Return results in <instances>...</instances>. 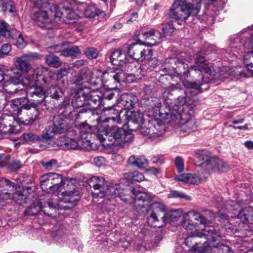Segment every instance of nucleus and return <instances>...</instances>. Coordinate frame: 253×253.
Instances as JSON below:
<instances>
[{
  "instance_id": "dca6fc26",
  "label": "nucleus",
  "mask_w": 253,
  "mask_h": 253,
  "mask_svg": "<svg viewBox=\"0 0 253 253\" xmlns=\"http://www.w3.org/2000/svg\"><path fill=\"white\" fill-rule=\"evenodd\" d=\"M246 47L253 49V36L250 39L249 42H246L244 39L238 36L232 41L230 44V48L233 52V54L236 57L238 56V55L235 52L238 50H240L242 52L245 51ZM250 65V66L248 67L247 69L253 73V59Z\"/></svg>"
},
{
  "instance_id": "de8ad7c7",
  "label": "nucleus",
  "mask_w": 253,
  "mask_h": 253,
  "mask_svg": "<svg viewBox=\"0 0 253 253\" xmlns=\"http://www.w3.org/2000/svg\"><path fill=\"white\" fill-rule=\"evenodd\" d=\"M45 191L48 193H53L57 192L61 195H63L66 193V190H64V185L62 184L58 185H48L47 189Z\"/></svg>"
},
{
  "instance_id": "bf43d9fd",
  "label": "nucleus",
  "mask_w": 253,
  "mask_h": 253,
  "mask_svg": "<svg viewBox=\"0 0 253 253\" xmlns=\"http://www.w3.org/2000/svg\"><path fill=\"white\" fill-rule=\"evenodd\" d=\"M163 31L166 35L170 36L174 31L171 22H167L163 24Z\"/></svg>"
},
{
  "instance_id": "6e6552de",
  "label": "nucleus",
  "mask_w": 253,
  "mask_h": 253,
  "mask_svg": "<svg viewBox=\"0 0 253 253\" xmlns=\"http://www.w3.org/2000/svg\"><path fill=\"white\" fill-rule=\"evenodd\" d=\"M201 234L203 236H206V239L209 241V243H204V247L207 248L208 245L209 246L208 248L211 249L212 253H233L228 246L223 244L218 243L216 246L214 245L213 242L217 241L220 237L219 234L214 229H210L206 227L202 230Z\"/></svg>"
},
{
  "instance_id": "09e8293b",
  "label": "nucleus",
  "mask_w": 253,
  "mask_h": 253,
  "mask_svg": "<svg viewBox=\"0 0 253 253\" xmlns=\"http://www.w3.org/2000/svg\"><path fill=\"white\" fill-rule=\"evenodd\" d=\"M154 126L151 127L152 134L157 136L160 135L164 131L165 126L162 124L158 123V121H155Z\"/></svg>"
},
{
  "instance_id": "1a4fd4ad",
  "label": "nucleus",
  "mask_w": 253,
  "mask_h": 253,
  "mask_svg": "<svg viewBox=\"0 0 253 253\" xmlns=\"http://www.w3.org/2000/svg\"><path fill=\"white\" fill-rule=\"evenodd\" d=\"M78 4V3H76L75 2H70L66 1L60 7L57 5V12L58 13V16L60 17L59 23L74 22L81 13L76 9L75 5Z\"/></svg>"
},
{
  "instance_id": "f3484780",
  "label": "nucleus",
  "mask_w": 253,
  "mask_h": 253,
  "mask_svg": "<svg viewBox=\"0 0 253 253\" xmlns=\"http://www.w3.org/2000/svg\"><path fill=\"white\" fill-rule=\"evenodd\" d=\"M58 145L65 150L80 149L86 147L79 138L76 137H61L58 140Z\"/></svg>"
},
{
  "instance_id": "2f4dec72",
  "label": "nucleus",
  "mask_w": 253,
  "mask_h": 253,
  "mask_svg": "<svg viewBox=\"0 0 253 253\" xmlns=\"http://www.w3.org/2000/svg\"><path fill=\"white\" fill-rule=\"evenodd\" d=\"M27 93L33 98H36L37 97L41 98V99L40 100H34L39 103L43 101L45 97V93L42 88L34 85L28 89Z\"/></svg>"
},
{
  "instance_id": "338daca9",
  "label": "nucleus",
  "mask_w": 253,
  "mask_h": 253,
  "mask_svg": "<svg viewBox=\"0 0 253 253\" xmlns=\"http://www.w3.org/2000/svg\"><path fill=\"white\" fill-rule=\"evenodd\" d=\"M11 49V45L9 44H3L0 49V58L7 55Z\"/></svg>"
},
{
  "instance_id": "4d7b16f0",
  "label": "nucleus",
  "mask_w": 253,
  "mask_h": 253,
  "mask_svg": "<svg viewBox=\"0 0 253 253\" xmlns=\"http://www.w3.org/2000/svg\"><path fill=\"white\" fill-rule=\"evenodd\" d=\"M13 32L16 34L15 36H13L14 37L13 39L16 38L17 37V40L16 42V45L17 46V47L21 48L24 47L26 43L24 39L23 38L21 34L19 33V31L17 30H14L13 31Z\"/></svg>"
},
{
  "instance_id": "412c9836",
  "label": "nucleus",
  "mask_w": 253,
  "mask_h": 253,
  "mask_svg": "<svg viewBox=\"0 0 253 253\" xmlns=\"http://www.w3.org/2000/svg\"><path fill=\"white\" fill-rule=\"evenodd\" d=\"M87 106L84 112H90L98 108L101 104V97L97 91H93L86 94Z\"/></svg>"
},
{
  "instance_id": "f03ea898",
  "label": "nucleus",
  "mask_w": 253,
  "mask_h": 253,
  "mask_svg": "<svg viewBox=\"0 0 253 253\" xmlns=\"http://www.w3.org/2000/svg\"><path fill=\"white\" fill-rule=\"evenodd\" d=\"M34 7L39 9L34 11L31 17L36 24L41 28L51 29L59 23L60 17L57 12V5L46 1L31 0Z\"/></svg>"
},
{
  "instance_id": "79ce46f5",
  "label": "nucleus",
  "mask_w": 253,
  "mask_h": 253,
  "mask_svg": "<svg viewBox=\"0 0 253 253\" xmlns=\"http://www.w3.org/2000/svg\"><path fill=\"white\" fill-rule=\"evenodd\" d=\"M152 38H151V41H149L146 43L142 42V44H146L148 46H153L156 45L158 42H160V40L162 37L161 33L153 29Z\"/></svg>"
},
{
  "instance_id": "9b49d317",
  "label": "nucleus",
  "mask_w": 253,
  "mask_h": 253,
  "mask_svg": "<svg viewBox=\"0 0 253 253\" xmlns=\"http://www.w3.org/2000/svg\"><path fill=\"white\" fill-rule=\"evenodd\" d=\"M89 184L94 190H99V192L92 193L94 197L103 198L107 196V194H109V192L115 190L113 186H109L103 178L97 176L92 177L89 180Z\"/></svg>"
},
{
  "instance_id": "4c0bfd02",
  "label": "nucleus",
  "mask_w": 253,
  "mask_h": 253,
  "mask_svg": "<svg viewBox=\"0 0 253 253\" xmlns=\"http://www.w3.org/2000/svg\"><path fill=\"white\" fill-rule=\"evenodd\" d=\"M47 71L46 68L42 67H38L34 70L33 75L30 77V82L37 84L40 79L42 78V76L45 72Z\"/></svg>"
},
{
  "instance_id": "c9c22d12",
  "label": "nucleus",
  "mask_w": 253,
  "mask_h": 253,
  "mask_svg": "<svg viewBox=\"0 0 253 253\" xmlns=\"http://www.w3.org/2000/svg\"><path fill=\"white\" fill-rule=\"evenodd\" d=\"M43 207L40 200H37L26 209L25 213L28 215H34L41 210L42 211Z\"/></svg>"
},
{
  "instance_id": "c03bdc74",
  "label": "nucleus",
  "mask_w": 253,
  "mask_h": 253,
  "mask_svg": "<svg viewBox=\"0 0 253 253\" xmlns=\"http://www.w3.org/2000/svg\"><path fill=\"white\" fill-rule=\"evenodd\" d=\"M57 134L58 133L56 132L53 126H49L46 127L42 131V137L46 140H48L51 139Z\"/></svg>"
},
{
  "instance_id": "5fc2aeb1",
  "label": "nucleus",
  "mask_w": 253,
  "mask_h": 253,
  "mask_svg": "<svg viewBox=\"0 0 253 253\" xmlns=\"http://www.w3.org/2000/svg\"><path fill=\"white\" fill-rule=\"evenodd\" d=\"M144 61H145L143 65L144 68H146L150 70L154 69L158 63L156 58H153L152 56L149 59H145Z\"/></svg>"
},
{
  "instance_id": "423d86ee",
  "label": "nucleus",
  "mask_w": 253,
  "mask_h": 253,
  "mask_svg": "<svg viewBox=\"0 0 253 253\" xmlns=\"http://www.w3.org/2000/svg\"><path fill=\"white\" fill-rule=\"evenodd\" d=\"M181 216H182V224L183 227L188 231L195 230L196 232V235L201 237V235H199L198 233H197V227L198 224L197 223H193L192 218L196 221H200L201 224L206 226L208 224V219L206 217L195 210H191L184 213L179 211H175L170 213V220L171 222L177 221Z\"/></svg>"
},
{
  "instance_id": "4be33fe9",
  "label": "nucleus",
  "mask_w": 253,
  "mask_h": 253,
  "mask_svg": "<svg viewBox=\"0 0 253 253\" xmlns=\"http://www.w3.org/2000/svg\"><path fill=\"white\" fill-rule=\"evenodd\" d=\"M227 165L218 158H211L205 169L207 173L213 172H223L228 169Z\"/></svg>"
},
{
  "instance_id": "864d4df0",
  "label": "nucleus",
  "mask_w": 253,
  "mask_h": 253,
  "mask_svg": "<svg viewBox=\"0 0 253 253\" xmlns=\"http://www.w3.org/2000/svg\"><path fill=\"white\" fill-rule=\"evenodd\" d=\"M47 206H42V211L45 214H46L48 216H52V213L50 212L48 210H53L56 209L57 206V204L53 203L52 201H49L47 203Z\"/></svg>"
},
{
  "instance_id": "ddd939ff",
  "label": "nucleus",
  "mask_w": 253,
  "mask_h": 253,
  "mask_svg": "<svg viewBox=\"0 0 253 253\" xmlns=\"http://www.w3.org/2000/svg\"><path fill=\"white\" fill-rule=\"evenodd\" d=\"M92 127L88 124L83 123L76 126L68 131L71 137H78L86 146L90 143V136L91 135Z\"/></svg>"
},
{
  "instance_id": "f8f14e48",
  "label": "nucleus",
  "mask_w": 253,
  "mask_h": 253,
  "mask_svg": "<svg viewBox=\"0 0 253 253\" xmlns=\"http://www.w3.org/2000/svg\"><path fill=\"white\" fill-rule=\"evenodd\" d=\"M42 57V55L38 53L29 52L15 57L14 62L17 69L23 73H27L32 69V66L29 62L40 59Z\"/></svg>"
},
{
  "instance_id": "a211bd4d",
  "label": "nucleus",
  "mask_w": 253,
  "mask_h": 253,
  "mask_svg": "<svg viewBox=\"0 0 253 253\" xmlns=\"http://www.w3.org/2000/svg\"><path fill=\"white\" fill-rule=\"evenodd\" d=\"M65 184V182L63 181L61 175L55 173H48L44 174L42 176L41 180V186L43 191L47 190L48 185H64Z\"/></svg>"
},
{
  "instance_id": "49530a36",
  "label": "nucleus",
  "mask_w": 253,
  "mask_h": 253,
  "mask_svg": "<svg viewBox=\"0 0 253 253\" xmlns=\"http://www.w3.org/2000/svg\"><path fill=\"white\" fill-rule=\"evenodd\" d=\"M27 99L26 97H20L13 99L12 101V106L17 107V112L20 108H24L28 107L29 104H27Z\"/></svg>"
},
{
  "instance_id": "a878e982",
  "label": "nucleus",
  "mask_w": 253,
  "mask_h": 253,
  "mask_svg": "<svg viewBox=\"0 0 253 253\" xmlns=\"http://www.w3.org/2000/svg\"><path fill=\"white\" fill-rule=\"evenodd\" d=\"M27 196L20 191H17L13 194L7 192H1L0 193V199L7 200L12 199L18 204H22L26 202Z\"/></svg>"
},
{
  "instance_id": "5701e85b",
  "label": "nucleus",
  "mask_w": 253,
  "mask_h": 253,
  "mask_svg": "<svg viewBox=\"0 0 253 253\" xmlns=\"http://www.w3.org/2000/svg\"><path fill=\"white\" fill-rule=\"evenodd\" d=\"M75 7L79 12L83 13L87 18H92L99 14V10L95 4H87L85 3H80L75 5Z\"/></svg>"
},
{
  "instance_id": "0e129e2a",
  "label": "nucleus",
  "mask_w": 253,
  "mask_h": 253,
  "mask_svg": "<svg viewBox=\"0 0 253 253\" xmlns=\"http://www.w3.org/2000/svg\"><path fill=\"white\" fill-rule=\"evenodd\" d=\"M175 165L176 169L179 172H181L184 170V161L183 159L180 157L177 156L175 159Z\"/></svg>"
},
{
  "instance_id": "603ef678",
  "label": "nucleus",
  "mask_w": 253,
  "mask_h": 253,
  "mask_svg": "<svg viewBox=\"0 0 253 253\" xmlns=\"http://www.w3.org/2000/svg\"><path fill=\"white\" fill-rule=\"evenodd\" d=\"M21 139L25 142H34L40 140V137L32 133H24L21 136Z\"/></svg>"
},
{
  "instance_id": "bb28decb",
  "label": "nucleus",
  "mask_w": 253,
  "mask_h": 253,
  "mask_svg": "<svg viewBox=\"0 0 253 253\" xmlns=\"http://www.w3.org/2000/svg\"><path fill=\"white\" fill-rule=\"evenodd\" d=\"M177 181H182L188 184H198L201 182V177L193 173H182L175 176Z\"/></svg>"
},
{
  "instance_id": "0eeeda50",
  "label": "nucleus",
  "mask_w": 253,
  "mask_h": 253,
  "mask_svg": "<svg viewBox=\"0 0 253 253\" xmlns=\"http://www.w3.org/2000/svg\"><path fill=\"white\" fill-rule=\"evenodd\" d=\"M176 89V85L172 84L167 87L163 93L165 105L169 108V112H167V114L170 115L171 118H172V110L175 106L183 107L185 105H188V104H186L187 94L185 90H181V91H183V95L178 96L176 99L174 96L173 92L177 91ZM180 91L179 90L178 91Z\"/></svg>"
},
{
  "instance_id": "774afa93",
  "label": "nucleus",
  "mask_w": 253,
  "mask_h": 253,
  "mask_svg": "<svg viewBox=\"0 0 253 253\" xmlns=\"http://www.w3.org/2000/svg\"><path fill=\"white\" fill-rule=\"evenodd\" d=\"M21 167V164L19 161H13L11 163H10L8 166V169L11 171H16L20 169Z\"/></svg>"
},
{
  "instance_id": "9d476101",
  "label": "nucleus",
  "mask_w": 253,
  "mask_h": 253,
  "mask_svg": "<svg viewBox=\"0 0 253 253\" xmlns=\"http://www.w3.org/2000/svg\"><path fill=\"white\" fill-rule=\"evenodd\" d=\"M39 115V110L36 106L28 105V107L20 108L17 112V116L20 124L29 125L35 121Z\"/></svg>"
},
{
  "instance_id": "aec40b11",
  "label": "nucleus",
  "mask_w": 253,
  "mask_h": 253,
  "mask_svg": "<svg viewBox=\"0 0 253 253\" xmlns=\"http://www.w3.org/2000/svg\"><path fill=\"white\" fill-rule=\"evenodd\" d=\"M117 105L114 107H107L103 108V111L106 116L108 117L104 119H101L100 120L102 122H108L110 120L114 122L115 123L120 124L122 123V120L120 117V113L122 112V109H118L116 107ZM118 108H119L118 107Z\"/></svg>"
},
{
  "instance_id": "37998d69",
  "label": "nucleus",
  "mask_w": 253,
  "mask_h": 253,
  "mask_svg": "<svg viewBox=\"0 0 253 253\" xmlns=\"http://www.w3.org/2000/svg\"><path fill=\"white\" fill-rule=\"evenodd\" d=\"M108 74L110 75V77H112L115 81L120 83L121 81L124 79L125 73L119 70H109L107 72Z\"/></svg>"
},
{
  "instance_id": "7ed1b4c3",
  "label": "nucleus",
  "mask_w": 253,
  "mask_h": 253,
  "mask_svg": "<svg viewBox=\"0 0 253 253\" xmlns=\"http://www.w3.org/2000/svg\"><path fill=\"white\" fill-rule=\"evenodd\" d=\"M97 137L102 144L108 145H122L124 143H130L133 140V135L128 131L116 126H104L97 131Z\"/></svg>"
},
{
  "instance_id": "f704fd0d",
  "label": "nucleus",
  "mask_w": 253,
  "mask_h": 253,
  "mask_svg": "<svg viewBox=\"0 0 253 253\" xmlns=\"http://www.w3.org/2000/svg\"><path fill=\"white\" fill-rule=\"evenodd\" d=\"M128 126H131V124L136 125V128H138L143 123V115L139 112L134 111L129 116Z\"/></svg>"
},
{
  "instance_id": "58836bf2",
  "label": "nucleus",
  "mask_w": 253,
  "mask_h": 253,
  "mask_svg": "<svg viewBox=\"0 0 253 253\" xmlns=\"http://www.w3.org/2000/svg\"><path fill=\"white\" fill-rule=\"evenodd\" d=\"M114 187L115 188L114 191H112V192H109L108 193L109 194H107V196L108 197L109 196H112L114 198L118 197L121 200L126 202L127 200V193H128V191L120 188L118 185H116V187L114 186Z\"/></svg>"
},
{
  "instance_id": "f257e3e1",
  "label": "nucleus",
  "mask_w": 253,
  "mask_h": 253,
  "mask_svg": "<svg viewBox=\"0 0 253 253\" xmlns=\"http://www.w3.org/2000/svg\"><path fill=\"white\" fill-rule=\"evenodd\" d=\"M165 69L169 71H173L179 77L183 85L187 89H194L200 92L201 89V81L190 82L183 80V77L188 78L192 77L196 79V76L201 81H203V72L211 75L212 70L211 65L205 59V57L201 54H197L195 59V64L188 67L187 64L175 57L167 58L165 62Z\"/></svg>"
},
{
  "instance_id": "72a5a7b5",
  "label": "nucleus",
  "mask_w": 253,
  "mask_h": 253,
  "mask_svg": "<svg viewBox=\"0 0 253 253\" xmlns=\"http://www.w3.org/2000/svg\"><path fill=\"white\" fill-rule=\"evenodd\" d=\"M195 156L199 161H203L200 164V167L206 169L210 159L211 158L209 155V152L204 150H199L195 152Z\"/></svg>"
},
{
  "instance_id": "2eb2a0df",
  "label": "nucleus",
  "mask_w": 253,
  "mask_h": 253,
  "mask_svg": "<svg viewBox=\"0 0 253 253\" xmlns=\"http://www.w3.org/2000/svg\"><path fill=\"white\" fill-rule=\"evenodd\" d=\"M129 57L138 61H144L153 56V50L137 43L131 44L127 51Z\"/></svg>"
},
{
  "instance_id": "e433bc0d",
  "label": "nucleus",
  "mask_w": 253,
  "mask_h": 253,
  "mask_svg": "<svg viewBox=\"0 0 253 253\" xmlns=\"http://www.w3.org/2000/svg\"><path fill=\"white\" fill-rule=\"evenodd\" d=\"M46 93L50 97L57 100L62 97L64 94L61 89L56 85H52L49 87L46 90Z\"/></svg>"
},
{
  "instance_id": "393cba45",
  "label": "nucleus",
  "mask_w": 253,
  "mask_h": 253,
  "mask_svg": "<svg viewBox=\"0 0 253 253\" xmlns=\"http://www.w3.org/2000/svg\"><path fill=\"white\" fill-rule=\"evenodd\" d=\"M86 100V94L84 93L83 90H78L75 94L74 98L72 101V105L75 108H82L79 111V113L84 112V109L87 106L84 105V101Z\"/></svg>"
},
{
  "instance_id": "052dcab7",
  "label": "nucleus",
  "mask_w": 253,
  "mask_h": 253,
  "mask_svg": "<svg viewBox=\"0 0 253 253\" xmlns=\"http://www.w3.org/2000/svg\"><path fill=\"white\" fill-rule=\"evenodd\" d=\"M65 45V43H62L60 44L54 45L48 47V51L50 52H61L62 55V52L64 51V46Z\"/></svg>"
},
{
  "instance_id": "c756f323",
  "label": "nucleus",
  "mask_w": 253,
  "mask_h": 253,
  "mask_svg": "<svg viewBox=\"0 0 253 253\" xmlns=\"http://www.w3.org/2000/svg\"><path fill=\"white\" fill-rule=\"evenodd\" d=\"M132 194L134 196L135 201H147L150 198V196L145 189L141 187H135L131 189Z\"/></svg>"
},
{
  "instance_id": "473e14b6",
  "label": "nucleus",
  "mask_w": 253,
  "mask_h": 253,
  "mask_svg": "<svg viewBox=\"0 0 253 253\" xmlns=\"http://www.w3.org/2000/svg\"><path fill=\"white\" fill-rule=\"evenodd\" d=\"M63 200L65 203H68L71 205V207L75 206L77 205V202L80 199V196L78 191H69L64 193ZM68 208H70L68 207Z\"/></svg>"
},
{
  "instance_id": "7c9ffc66",
  "label": "nucleus",
  "mask_w": 253,
  "mask_h": 253,
  "mask_svg": "<svg viewBox=\"0 0 253 253\" xmlns=\"http://www.w3.org/2000/svg\"><path fill=\"white\" fill-rule=\"evenodd\" d=\"M127 163L129 165L134 166L139 169H142L148 165V161L145 157L136 155L130 156Z\"/></svg>"
},
{
  "instance_id": "20e7f679",
  "label": "nucleus",
  "mask_w": 253,
  "mask_h": 253,
  "mask_svg": "<svg viewBox=\"0 0 253 253\" xmlns=\"http://www.w3.org/2000/svg\"><path fill=\"white\" fill-rule=\"evenodd\" d=\"M200 0H176L170 8L169 16L172 20L185 21L190 16H196L200 8Z\"/></svg>"
},
{
  "instance_id": "69168bd1",
  "label": "nucleus",
  "mask_w": 253,
  "mask_h": 253,
  "mask_svg": "<svg viewBox=\"0 0 253 253\" xmlns=\"http://www.w3.org/2000/svg\"><path fill=\"white\" fill-rule=\"evenodd\" d=\"M41 163L43 167L48 169L55 168L57 165V160L55 159H52L47 162H42Z\"/></svg>"
},
{
  "instance_id": "e2e57ef3",
  "label": "nucleus",
  "mask_w": 253,
  "mask_h": 253,
  "mask_svg": "<svg viewBox=\"0 0 253 253\" xmlns=\"http://www.w3.org/2000/svg\"><path fill=\"white\" fill-rule=\"evenodd\" d=\"M168 198H185L188 199L189 196L186 195L183 193L179 192L176 190H171L168 195Z\"/></svg>"
},
{
  "instance_id": "a19ab883",
  "label": "nucleus",
  "mask_w": 253,
  "mask_h": 253,
  "mask_svg": "<svg viewBox=\"0 0 253 253\" xmlns=\"http://www.w3.org/2000/svg\"><path fill=\"white\" fill-rule=\"evenodd\" d=\"M0 35L6 38H14L11 32L8 29V24L4 21H0Z\"/></svg>"
},
{
  "instance_id": "3c124183",
  "label": "nucleus",
  "mask_w": 253,
  "mask_h": 253,
  "mask_svg": "<svg viewBox=\"0 0 253 253\" xmlns=\"http://www.w3.org/2000/svg\"><path fill=\"white\" fill-rule=\"evenodd\" d=\"M2 11L6 14L7 12L11 13L12 15H15L16 8L13 5V2L10 0L4 1V4L2 6Z\"/></svg>"
},
{
  "instance_id": "13d9d810",
  "label": "nucleus",
  "mask_w": 253,
  "mask_h": 253,
  "mask_svg": "<svg viewBox=\"0 0 253 253\" xmlns=\"http://www.w3.org/2000/svg\"><path fill=\"white\" fill-rule=\"evenodd\" d=\"M153 32V29H148L146 30H142L141 33L140 34V38L139 39V41H140V39L143 40H148L149 41H151V38H152V34Z\"/></svg>"
},
{
  "instance_id": "8fccbe9b",
  "label": "nucleus",
  "mask_w": 253,
  "mask_h": 253,
  "mask_svg": "<svg viewBox=\"0 0 253 253\" xmlns=\"http://www.w3.org/2000/svg\"><path fill=\"white\" fill-rule=\"evenodd\" d=\"M80 53V50L78 46L74 45L70 48H64L62 55L66 57L73 56Z\"/></svg>"
},
{
  "instance_id": "4468645a",
  "label": "nucleus",
  "mask_w": 253,
  "mask_h": 253,
  "mask_svg": "<svg viewBox=\"0 0 253 253\" xmlns=\"http://www.w3.org/2000/svg\"><path fill=\"white\" fill-rule=\"evenodd\" d=\"M152 212L148 217L147 221L150 225L154 227L160 228L163 225L158 224V217H160L163 221H165L166 210L165 206L159 202H156L151 205Z\"/></svg>"
},
{
  "instance_id": "6ab92c4d",
  "label": "nucleus",
  "mask_w": 253,
  "mask_h": 253,
  "mask_svg": "<svg viewBox=\"0 0 253 253\" xmlns=\"http://www.w3.org/2000/svg\"><path fill=\"white\" fill-rule=\"evenodd\" d=\"M111 63L114 65L126 68L129 66V58L127 57L125 53H122L120 50L117 49L113 52L109 56Z\"/></svg>"
},
{
  "instance_id": "ea45409f",
  "label": "nucleus",
  "mask_w": 253,
  "mask_h": 253,
  "mask_svg": "<svg viewBox=\"0 0 253 253\" xmlns=\"http://www.w3.org/2000/svg\"><path fill=\"white\" fill-rule=\"evenodd\" d=\"M45 62L50 67L57 68L62 64L59 58L53 54H48L45 56Z\"/></svg>"
},
{
  "instance_id": "b1692460",
  "label": "nucleus",
  "mask_w": 253,
  "mask_h": 253,
  "mask_svg": "<svg viewBox=\"0 0 253 253\" xmlns=\"http://www.w3.org/2000/svg\"><path fill=\"white\" fill-rule=\"evenodd\" d=\"M52 126L58 134L65 133L68 128L66 120L62 115H57L54 117Z\"/></svg>"
},
{
  "instance_id": "cd10ccee",
  "label": "nucleus",
  "mask_w": 253,
  "mask_h": 253,
  "mask_svg": "<svg viewBox=\"0 0 253 253\" xmlns=\"http://www.w3.org/2000/svg\"><path fill=\"white\" fill-rule=\"evenodd\" d=\"M136 100L135 96L129 94H124L121 95L116 107H124L125 109H129L133 107Z\"/></svg>"
},
{
  "instance_id": "c85d7f7f",
  "label": "nucleus",
  "mask_w": 253,
  "mask_h": 253,
  "mask_svg": "<svg viewBox=\"0 0 253 253\" xmlns=\"http://www.w3.org/2000/svg\"><path fill=\"white\" fill-rule=\"evenodd\" d=\"M6 71L5 66L0 65V83L5 80L14 85L19 84L22 82L21 77L20 75L17 76H10L7 75L5 72Z\"/></svg>"
},
{
  "instance_id": "a18cd8bd",
  "label": "nucleus",
  "mask_w": 253,
  "mask_h": 253,
  "mask_svg": "<svg viewBox=\"0 0 253 253\" xmlns=\"http://www.w3.org/2000/svg\"><path fill=\"white\" fill-rule=\"evenodd\" d=\"M126 178L130 180H134L137 182H141L144 179V176L141 172L137 171L129 172L126 173Z\"/></svg>"
},
{
  "instance_id": "6e6d98bb",
  "label": "nucleus",
  "mask_w": 253,
  "mask_h": 253,
  "mask_svg": "<svg viewBox=\"0 0 253 253\" xmlns=\"http://www.w3.org/2000/svg\"><path fill=\"white\" fill-rule=\"evenodd\" d=\"M84 53L88 58L94 59L97 57L99 52L94 47H88L85 50Z\"/></svg>"
},
{
  "instance_id": "680f3d73",
  "label": "nucleus",
  "mask_w": 253,
  "mask_h": 253,
  "mask_svg": "<svg viewBox=\"0 0 253 253\" xmlns=\"http://www.w3.org/2000/svg\"><path fill=\"white\" fill-rule=\"evenodd\" d=\"M253 60V51L246 52L243 56L244 63L247 68L250 67V64L252 63V61Z\"/></svg>"
},
{
  "instance_id": "39448f33",
  "label": "nucleus",
  "mask_w": 253,
  "mask_h": 253,
  "mask_svg": "<svg viewBox=\"0 0 253 253\" xmlns=\"http://www.w3.org/2000/svg\"><path fill=\"white\" fill-rule=\"evenodd\" d=\"M195 106L193 103H189L183 107L175 106L172 110L171 119L180 126L181 131L190 132L196 129L197 126L192 119Z\"/></svg>"
}]
</instances>
